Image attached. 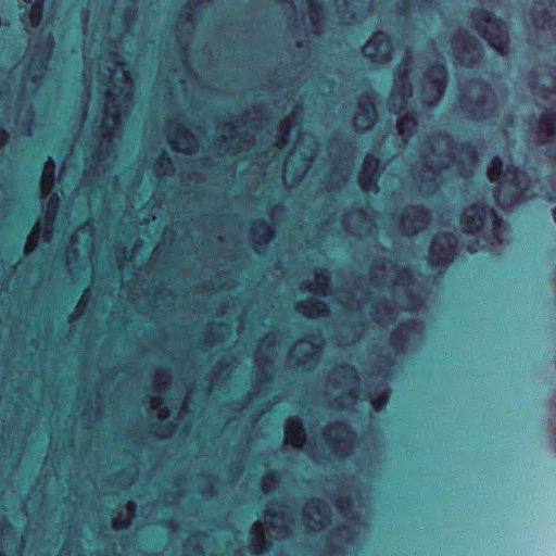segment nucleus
I'll return each mask as SVG.
<instances>
[{"instance_id": "nucleus-17", "label": "nucleus", "mask_w": 556, "mask_h": 556, "mask_svg": "<svg viewBox=\"0 0 556 556\" xmlns=\"http://www.w3.org/2000/svg\"><path fill=\"white\" fill-rule=\"evenodd\" d=\"M323 11V5L316 1H311V21L313 24H315L319 18V13Z\"/></svg>"}, {"instance_id": "nucleus-25", "label": "nucleus", "mask_w": 556, "mask_h": 556, "mask_svg": "<svg viewBox=\"0 0 556 556\" xmlns=\"http://www.w3.org/2000/svg\"><path fill=\"white\" fill-rule=\"evenodd\" d=\"M340 368H341L343 371H348V372H349V371H353V370H354V368H353L351 365H349V364H341V365H340Z\"/></svg>"}, {"instance_id": "nucleus-30", "label": "nucleus", "mask_w": 556, "mask_h": 556, "mask_svg": "<svg viewBox=\"0 0 556 556\" xmlns=\"http://www.w3.org/2000/svg\"><path fill=\"white\" fill-rule=\"evenodd\" d=\"M520 189L522 192H526L528 190V184L526 182L523 186H520Z\"/></svg>"}, {"instance_id": "nucleus-20", "label": "nucleus", "mask_w": 556, "mask_h": 556, "mask_svg": "<svg viewBox=\"0 0 556 556\" xmlns=\"http://www.w3.org/2000/svg\"><path fill=\"white\" fill-rule=\"evenodd\" d=\"M339 502H340V505H339L340 510H346V508L350 509L351 497L342 496V497H340Z\"/></svg>"}, {"instance_id": "nucleus-37", "label": "nucleus", "mask_w": 556, "mask_h": 556, "mask_svg": "<svg viewBox=\"0 0 556 556\" xmlns=\"http://www.w3.org/2000/svg\"><path fill=\"white\" fill-rule=\"evenodd\" d=\"M31 80H33L34 83H37L38 77H37V76H34V77L31 78Z\"/></svg>"}, {"instance_id": "nucleus-10", "label": "nucleus", "mask_w": 556, "mask_h": 556, "mask_svg": "<svg viewBox=\"0 0 556 556\" xmlns=\"http://www.w3.org/2000/svg\"><path fill=\"white\" fill-rule=\"evenodd\" d=\"M358 113L356 115L359 121H372L377 116L376 105L369 97H362L358 102Z\"/></svg>"}, {"instance_id": "nucleus-29", "label": "nucleus", "mask_w": 556, "mask_h": 556, "mask_svg": "<svg viewBox=\"0 0 556 556\" xmlns=\"http://www.w3.org/2000/svg\"><path fill=\"white\" fill-rule=\"evenodd\" d=\"M317 277H318L319 279H324V280H326V281H328V280H329L328 275H323V274H320V275H318Z\"/></svg>"}, {"instance_id": "nucleus-18", "label": "nucleus", "mask_w": 556, "mask_h": 556, "mask_svg": "<svg viewBox=\"0 0 556 556\" xmlns=\"http://www.w3.org/2000/svg\"><path fill=\"white\" fill-rule=\"evenodd\" d=\"M399 78L402 80L400 86L403 89V96L404 98H407L412 94V84L407 80V74L404 73L403 75H399Z\"/></svg>"}, {"instance_id": "nucleus-5", "label": "nucleus", "mask_w": 556, "mask_h": 556, "mask_svg": "<svg viewBox=\"0 0 556 556\" xmlns=\"http://www.w3.org/2000/svg\"><path fill=\"white\" fill-rule=\"evenodd\" d=\"M380 165V159L372 154H367L364 160V166L358 182L364 191L377 188V174Z\"/></svg>"}, {"instance_id": "nucleus-1", "label": "nucleus", "mask_w": 556, "mask_h": 556, "mask_svg": "<svg viewBox=\"0 0 556 556\" xmlns=\"http://www.w3.org/2000/svg\"><path fill=\"white\" fill-rule=\"evenodd\" d=\"M462 230L467 235H476L482 229L491 228L496 235L504 224L501 214L485 203H473L465 208L459 219Z\"/></svg>"}, {"instance_id": "nucleus-24", "label": "nucleus", "mask_w": 556, "mask_h": 556, "mask_svg": "<svg viewBox=\"0 0 556 556\" xmlns=\"http://www.w3.org/2000/svg\"><path fill=\"white\" fill-rule=\"evenodd\" d=\"M544 198H545L548 202H551V203H555V202H556V192H555V189H554L552 192H548Z\"/></svg>"}, {"instance_id": "nucleus-2", "label": "nucleus", "mask_w": 556, "mask_h": 556, "mask_svg": "<svg viewBox=\"0 0 556 556\" xmlns=\"http://www.w3.org/2000/svg\"><path fill=\"white\" fill-rule=\"evenodd\" d=\"M477 22L495 27L498 33L492 34L486 27H478L479 34L489 41V43L501 54H507L509 49V39L505 23L497 17L492 11L480 9L473 15Z\"/></svg>"}, {"instance_id": "nucleus-8", "label": "nucleus", "mask_w": 556, "mask_h": 556, "mask_svg": "<svg viewBox=\"0 0 556 556\" xmlns=\"http://www.w3.org/2000/svg\"><path fill=\"white\" fill-rule=\"evenodd\" d=\"M428 219V210L422 204L414 205L410 207V213L402 216V225L408 230H416L415 223H426Z\"/></svg>"}, {"instance_id": "nucleus-31", "label": "nucleus", "mask_w": 556, "mask_h": 556, "mask_svg": "<svg viewBox=\"0 0 556 556\" xmlns=\"http://www.w3.org/2000/svg\"><path fill=\"white\" fill-rule=\"evenodd\" d=\"M553 159L556 162V146L552 149Z\"/></svg>"}, {"instance_id": "nucleus-11", "label": "nucleus", "mask_w": 556, "mask_h": 556, "mask_svg": "<svg viewBox=\"0 0 556 556\" xmlns=\"http://www.w3.org/2000/svg\"><path fill=\"white\" fill-rule=\"evenodd\" d=\"M299 311H302L304 314L311 315H324L328 312V306L326 303L319 300H308L305 302H301L298 307Z\"/></svg>"}, {"instance_id": "nucleus-36", "label": "nucleus", "mask_w": 556, "mask_h": 556, "mask_svg": "<svg viewBox=\"0 0 556 556\" xmlns=\"http://www.w3.org/2000/svg\"><path fill=\"white\" fill-rule=\"evenodd\" d=\"M400 131H401V132H404V131H405V129H404V124H403V123H402V125H401V127H400Z\"/></svg>"}, {"instance_id": "nucleus-16", "label": "nucleus", "mask_w": 556, "mask_h": 556, "mask_svg": "<svg viewBox=\"0 0 556 556\" xmlns=\"http://www.w3.org/2000/svg\"><path fill=\"white\" fill-rule=\"evenodd\" d=\"M414 326L413 320H407L404 323L401 328L396 331L392 332L393 342H405L407 340V336L404 330H410Z\"/></svg>"}, {"instance_id": "nucleus-7", "label": "nucleus", "mask_w": 556, "mask_h": 556, "mask_svg": "<svg viewBox=\"0 0 556 556\" xmlns=\"http://www.w3.org/2000/svg\"><path fill=\"white\" fill-rule=\"evenodd\" d=\"M539 132L544 136V142L556 138V110L546 108L539 119Z\"/></svg>"}, {"instance_id": "nucleus-38", "label": "nucleus", "mask_w": 556, "mask_h": 556, "mask_svg": "<svg viewBox=\"0 0 556 556\" xmlns=\"http://www.w3.org/2000/svg\"><path fill=\"white\" fill-rule=\"evenodd\" d=\"M267 478L274 480V473L273 475H269Z\"/></svg>"}, {"instance_id": "nucleus-19", "label": "nucleus", "mask_w": 556, "mask_h": 556, "mask_svg": "<svg viewBox=\"0 0 556 556\" xmlns=\"http://www.w3.org/2000/svg\"><path fill=\"white\" fill-rule=\"evenodd\" d=\"M388 402V393H382L377 399L374 400V406L376 410H379L382 406H384Z\"/></svg>"}, {"instance_id": "nucleus-6", "label": "nucleus", "mask_w": 556, "mask_h": 556, "mask_svg": "<svg viewBox=\"0 0 556 556\" xmlns=\"http://www.w3.org/2000/svg\"><path fill=\"white\" fill-rule=\"evenodd\" d=\"M427 76L430 89L435 91L438 96H442L446 88L447 70L445 64L442 62L433 63Z\"/></svg>"}, {"instance_id": "nucleus-33", "label": "nucleus", "mask_w": 556, "mask_h": 556, "mask_svg": "<svg viewBox=\"0 0 556 556\" xmlns=\"http://www.w3.org/2000/svg\"><path fill=\"white\" fill-rule=\"evenodd\" d=\"M117 523L121 526V527H126V521L123 520V521H117Z\"/></svg>"}, {"instance_id": "nucleus-34", "label": "nucleus", "mask_w": 556, "mask_h": 556, "mask_svg": "<svg viewBox=\"0 0 556 556\" xmlns=\"http://www.w3.org/2000/svg\"><path fill=\"white\" fill-rule=\"evenodd\" d=\"M267 515L270 517V518H274L276 516V514L274 511H268Z\"/></svg>"}, {"instance_id": "nucleus-32", "label": "nucleus", "mask_w": 556, "mask_h": 556, "mask_svg": "<svg viewBox=\"0 0 556 556\" xmlns=\"http://www.w3.org/2000/svg\"><path fill=\"white\" fill-rule=\"evenodd\" d=\"M484 102V98L483 97H480L477 99V103L481 104Z\"/></svg>"}, {"instance_id": "nucleus-14", "label": "nucleus", "mask_w": 556, "mask_h": 556, "mask_svg": "<svg viewBox=\"0 0 556 556\" xmlns=\"http://www.w3.org/2000/svg\"><path fill=\"white\" fill-rule=\"evenodd\" d=\"M456 42L458 41H462L463 45H462V50L464 52H468V53H471V52H475V51H479L480 50V43L479 41L472 37V36H460V37H457L455 39Z\"/></svg>"}, {"instance_id": "nucleus-9", "label": "nucleus", "mask_w": 556, "mask_h": 556, "mask_svg": "<svg viewBox=\"0 0 556 556\" xmlns=\"http://www.w3.org/2000/svg\"><path fill=\"white\" fill-rule=\"evenodd\" d=\"M531 20L533 24L543 30H554L556 29V16L552 14L548 10L543 11H531Z\"/></svg>"}, {"instance_id": "nucleus-23", "label": "nucleus", "mask_w": 556, "mask_h": 556, "mask_svg": "<svg viewBox=\"0 0 556 556\" xmlns=\"http://www.w3.org/2000/svg\"><path fill=\"white\" fill-rule=\"evenodd\" d=\"M342 432L349 434V435H354V431L349 428L346 425L342 424V425H339L338 427Z\"/></svg>"}, {"instance_id": "nucleus-22", "label": "nucleus", "mask_w": 556, "mask_h": 556, "mask_svg": "<svg viewBox=\"0 0 556 556\" xmlns=\"http://www.w3.org/2000/svg\"><path fill=\"white\" fill-rule=\"evenodd\" d=\"M535 3H538L540 5H548L551 8L556 7V1L555 0H536Z\"/></svg>"}, {"instance_id": "nucleus-3", "label": "nucleus", "mask_w": 556, "mask_h": 556, "mask_svg": "<svg viewBox=\"0 0 556 556\" xmlns=\"http://www.w3.org/2000/svg\"><path fill=\"white\" fill-rule=\"evenodd\" d=\"M442 238L445 244L434 241L430 249L429 263L432 267L446 268L456 254L457 237L452 232H444Z\"/></svg>"}, {"instance_id": "nucleus-15", "label": "nucleus", "mask_w": 556, "mask_h": 556, "mask_svg": "<svg viewBox=\"0 0 556 556\" xmlns=\"http://www.w3.org/2000/svg\"><path fill=\"white\" fill-rule=\"evenodd\" d=\"M503 174H504L503 161L498 156L493 157L491 161L490 168L488 170L490 180L494 181L497 178H500Z\"/></svg>"}, {"instance_id": "nucleus-28", "label": "nucleus", "mask_w": 556, "mask_h": 556, "mask_svg": "<svg viewBox=\"0 0 556 556\" xmlns=\"http://www.w3.org/2000/svg\"><path fill=\"white\" fill-rule=\"evenodd\" d=\"M478 84H479L481 87H483V88H488V87H489L488 83H486V81H484V80H479V81H478Z\"/></svg>"}, {"instance_id": "nucleus-13", "label": "nucleus", "mask_w": 556, "mask_h": 556, "mask_svg": "<svg viewBox=\"0 0 556 556\" xmlns=\"http://www.w3.org/2000/svg\"><path fill=\"white\" fill-rule=\"evenodd\" d=\"M252 232L257 236L260 242H269L273 238V232L268 224L264 220H261L257 225V228H253Z\"/></svg>"}, {"instance_id": "nucleus-21", "label": "nucleus", "mask_w": 556, "mask_h": 556, "mask_svg": "<svg viewBox=\"0 0 556 556\" xmlns=\"http://www.w3.org/2000/svg\"><path fill=\"white\" fill-rule=\"evenodd\" d=\"M507 174H514V176H526V172L520 169L519 167H515L513 165L508 166L507 167V170H506Z\"/></svg>"}, {"instance_id": "nucleus-35", "label": "nucleus", "mask_w": 556, "mask_h": 556, "mask_svg": "<svg viewBox=\"0 0 556 556\" xmlns=\"http://www.w3.org/2000/svg\"><path fill=\"white\" fill-rule=\"evenodd\" d=\"M186 21H193L192 15H189V14H188V15L186 16Z\"/></svg>"}, {"instance_id": "nucleus-26", "label": "nucleus", "mask_w": 556, "mask_h": 556, "mask_svg": "<svg viewBox=\"0 0 556 556\" xmlns=\"http://www.w3.org/2000/svg\"><path fill=\"white\" fill-rule=\"evenodd\" d=\"M30 15H31V17H35V16L38 18L40 17V11L37 10L36 5H33Z\"/></svg>"}, {"instance_id": "nucleus-12", "label": "nucleus", "mask_w": 556, "mask_h": 556, "mask_svg": "<svg viewBox=\"0 0 556 556\" xmlns=\"http://www.w3.org/2000/svg\"><path fill=\"white\" fill-rule=\"evenodd\" d=\"M287 434L295 440H302L304 437V428L299 418L291 419L287 425Z\"/></svg>"}, {"instance_id": "nucleus-27", "label": "nucleus", "mask_w": 556, "mask_h": 556, "mask_svg": "<svg viewBox=\"0 0 556 556\" xmlns=\"http://www.w3.org/2000/svg\"><path fill=\"white\" fill-rule=\"evenodd\" d=\"M264 544L265 542H263L262 544H257L256 546L258 547L256 551H255V554L258 555L263 552L264 549Z\"/></svg>"}, {"instance_id": "nucleus-4", "label": "nucleus", "mask_w": 556, "mask_h": 556, "mask_svg": "<svg viewBox=\"0 0 556 556\" xmlns=\"http://www.w3.org/2000/svg\"><path fill=\"white\" fill-rule=\"evenodd\" d=\"M392 37L384 30L375 31L363 48L364 55L370 61L380 58L387 61L391 56Z\"/></svg>"}]
</instances>
